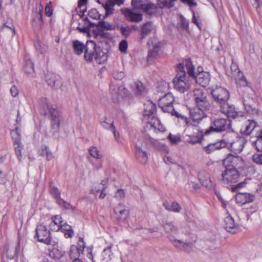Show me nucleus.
I'll use <instances>...</instances> for the list:
<instances>
[{"label": "nucleus", "mask_w": 262, "mask_h": 262, "mask_svg": "<svg viewBox=\"0 0 262 262\" xmlns=\"http://www.w3.org/2000/svg\"><path fill=\"white\" fill-rule=\"evenodd\" d=\"M101 125L105 129L112 130L114 134V138L116 140H118L119 135L115 129V127L113 124V122L108 120L106 117H104L100 120Z\"/></svg>", "instance_id": "nucleus-19"}, {"label": "nucleus", "mask_w": 262, "mask_h": 262, "mask_svg": "<svg viewBox=\"0 0 262 262\" xmlns=\"http://www.w3.org/2000/svg\"><path fill=\"white\" fill-rule=\"evenodd\" d=\"M60 230L64 233L66 238H71L74 235V231L72 227L67 224H59Z\"/></svg>", "instance_id": "nucleus-31"}, {"label": "nucleus", "mask_w": 262, "mask_h": 262, "mask_svg": "<svg viewBox=\"0 0 262 262\" xmlns=\"http://www.w3.org/2000/svg\"><path fill=\"white\" fill-rule=\"evenodd\" d=\"M174 101V99L172 94L167 93L159 99L158 105L163 112L171 114L174 110L172 105Z\"/></svg>", "instance_id": "nucleus-9"}, {"label": "nucleus", "mask_w": 262, "mask_h": 262, "mask_svg": "<svg viewBox=\"0 0 262 262\" xmlns=\"http://www.w3.org/2000/svg\"><path fill=\"white\" fill-rule=\"evenodd\" d=\"M146 3L142 0H132V5L135 9L143 11Z\"/></svg>", "instance_id": "nucleus-44"}, {"label": "nucleus", "mask_w": 262, "mask_h": 262, "mask_svg": "<svg viewBox=\"0 0 262 262\" xmlns=\"http://www.w3.org/2000/svg\"><path fill=\"white\" fill-rule=\"evenodd\" d=\"M64 253L65 252L64 251L55 247L49 251V256L57 259H59L63 256Z\"/></svg>", "instance_id": "nucleus-34"}, {"label": "nucleus", "mask_w": 262, "mask_h": 262, "mask_svg": "<svg viewBox=\"0 0 262 262\" xmlns=\"http://www.w3.org/2000/svg\"><path fill=\"white\" fill-rule=\"evenodd\" d=\"M45 13L48 16H51L52 15L53 9L51 6V3L47 4L45 8Z\"/></svg>", "instance_id": "nucleus-62"}, {"label": "nucleus", "mask_w": 262, "mask_h": 262, "mask_svg": "<svg viewBox=\"0 0 262 262\" xmlns=\"http://www.w3.org/2000/svg\"><path fill=\"white\" fill-rule=\"evenodd\" d=\"M89 16L93 18V19H97L99 17L100 15L96 9H92L88 13Z\"/></svg>", "instance_id": "nucleus-60"}, {"label": "nucleus", "mask_w": 262, "mask_h": 262, "mask_svg": "<svg viewBox=\"0 0 262 262\" xmlns=\"http://www.w3.org/2000/svg\"><path fill=\"white\" fill-rule=\"evenodd\" d=\"M169 142L172 145H176L181 141L180 135H173L169 133L167 137Z\"/></svg>", "instance_id": "nucleus-41"}, {"label": "nucleus", "mask_w": 262, "mask_h": 262, "mask_svg": "<svg viewBox=\"0 0 262 262\" xmlns=\"http://www.w3.org/2000/svg\"><path fill=\"white\" fill-rule=\"evenodd\" d=\"M243 102L245 110L248 113L252 115L257 114L258 111L253 105L254 101L253 99L250 98H246L244 97H243Z\"/></svg>", "instance_id": "nucleus-23"}, {"label": "nucleus", "mask_w": 262, "mask_h": 262, "mask_svg": "<svg viewBox=\"0 0 262 262\" xmlns=\"http://www.w3.org/2000/svg\"><path fill=\"white\" fill-rule=\"evenodd\" d=\"M223 164L225 167V170L222 172L223 183L228 184L237 182L241 179L238 168L243 164V159L238 156L229 154L223 160Z\"/></svg>", "instance_id": "nucleus-2"}, {"label": "nucleus", "mask_w": 262, "mask_h": 262, "mask_svg": "<svg viewBox=\"0 0 262 262\" xmlns=\"http://www.w3.org/2000/svg\"><path fill=\"white\" fill-rule=\"evenodd\" d=\"M182 209L181 206L176 202H173L170 205V211L180 212Z\"/></svg>", "instance_id": "nucleus-54"}, {"label": "nucleus", "mask_w": 262, "mask_h": 262, "mask_svg": "<svg viewBox=\"0 0 262 262\" xmlns=\"http://www.w3.org/2000/svg\"><path fill=\"white\" fill-rule=\"evenodd\" d=\"M21 121V117L20 116L19 111H18L17 118L16 119L17 125L16 126L15 129L12 130L11 132L14 147H20L21 145V129L20 128Z\"/></svg>", "instance_id": "nucleus-11"}, {"label": "nucleus", "mask_w": 262, "mask_h": 262, "mask_svg": "<svg viewBox=\"0 0 262 262\" xmlns=\"http://www.w3.org/2000/svg\"><path fill=\"white\" fill-rule=\"evenodd\" d=\"M123 14L126 19L130 22L139 23L142 21L143 19L141 14L135 13L129 9H125L123 12Z\"/></svg>", "instance_id": "nucleus-18"}, {"label": "nucleus", "mask_w": 262, "mask_h": 262, "mask_svg": "<svg viewBox=\"0 0 262 262\" xmlns=\"http://www.w3.org/2000/svg\"><path fill=\"white\" fill-rule=\"evenodd\" d=\"M133 87L137 95H142L145 91V88L142 82L140 81L134 83Z\"/></svg>", "instance_id": "nucleus-39"}, {"label": "nucleus", "mask_w": 262, "mask_h": 262, "mask_svg": "<svg viewBox=\"0 0 262 262\" xmlns=\"http://www.w3.org/2000/svg\"><path fill=\"white\" fill-rule=\"evenodd\" d=\"M154 29V26L151 22L148 21L144 24L141 28V38H144Z\"/></svg>", "instance_id": "nucleus-28"}, {"label": "nucleus", "mask_w": 262, "mask_h": 262, "mask_svg": "<svg viewBox=\"0 0 262 262\" xmlns=\"http://www.w3.org/2000/svg\"><path fill=\"white\" fill-rule=\"evenodd\" d=\"M89 153L91 156L96 159H100L102 157V155L98 150L97 148H90Z\"/></svg>", "instance_id": "nucleus-51"}, {"label": "nucleus", "mask_w": 262, "mask_h": 262, "mask_svg": "<svg viewBox=\"0 0 262 262\" xmlns=\"http://www.w3.org/2000/svg\"><path fill=\"white\" fill-rule=\"evenodd\" d=\"M248 124L246 125L244 128H242L241 132L242 134L248 135L256 127L257 123L254 120H248Z\"/></svg>", "instance_id": "nucleus-32"}, {"label": "nucleus", "mask_w": 262, "mask_h": 262, "mask_svg": "<svg viewBox=\"0 0 262 262\" xmlns=\"http://www.w3.org/2000/svg\"><path fill=\"white\" fill-rule=\"evenodd\" d=\"M36 235L38 241L47 245L52 244V237L50 231L42 224L38 225L35 230Z\"/></svg>", "instance_id": "nucleus-10"}, {"label": "nucleus", "mask_w": 262, "mask_h": 262, "mask_svg": "<svg viewBox=\"0 0 262 262\" xmlns=\"http://www.w3.org/2000/svg\"><path fill=\"white\" fill-rule=\"evenodd\" d=\"M103 259L106 261L111 260V256L113 255L111 250V246H108L105 248L102 253Z\"/></svg>", "instance_id": "nucleus-46"}, {"label": "nucleus", "mask_w": 262, "mask_h": 262, "mask_svg": "<svg viewBox=\"0 0 262 262\" xmlns=\"http://www.w3.org/2000/svg\"><path fill=\"white\" fill-rule=\"evenodd\" d=\"M35 17L33 19V21H38L39 26L41 27V25H42V13L41 11H39L38 12L36 13Z\"/></svg>", "instance_id": "nucleus-59"}, {"label": "nucleus", "mask_w": 262, "mask_h": 262, "mask_svg": "<svg viewBox=\"0 0 262 262\" xmlns=\"http://www.w3.org/2000/svg\"><path fill=\"white\" fill-rule=\"evenodd\" d=\"M236 84L241 86H245L247 85V81L242 72H239L237 76L234 77Z\"/></svg>", "instance_id": "nucleus-38"}, {"label": "nucleus", "mask_w": 262, "mask_h": 262, "mask_svg": "<svg viewBox=\"0 0 262 262\" xmlns=\"http://www.w3.org/2000/svg\"><path fill=\"white\" fill-rule=\"evenodd\" d=\"M211 94L214 101L219 105L222 113L233 119L242 116L240 112L235 111L234 105L228 103L230 95L227 89L216 86L212 89Z\"/></svg>", "instance_id": "nucleus-3"}, {"label": "nucleus", "mask_w": 262, "mask_h": 262, "mask_svg": "<svg viewBox=\"0 0 262 262\" xmlns=\"http://www.w3.org/2000/svg\"><path fill=\"white\" fill-rule=\"evenodd\" d=\"M157 9L158 7L156 5L151 3H146L145 7L143 11L146 15L150 17L157 13Z\"/></svg>", "instance_id": "nucleus-29"}, {"label": "nucleus", "mask_w": 262, "mask_h": 262, "mask_svg": "<svg viewBox=\"0 0 262 262\" xmlns=\"http://www.w3.org/2000/svg\"><path fill=\"white\" fill-rule=\"evenodd\" d=\"M103 30V29H98V33L96 35L97 39L101 38L106 39L110 38V34L108 33L104 32Z\"/></svg>", "instance_id": "nucleus-52"}, {"label": "nucleus", "mask_w": 262, "mask_h": 262, "mask_svg": "<svg viewBox=\"0 0 262 262\" xmlns=\"http://www.w3.org/2000/svg\"><path fill=\"white\" fill-rule=\"evenodd\" d=\"M195 79L196 82L203 87H205L210 81V75L207 72H200L197 75L192 76Z\"/></svg>", "instance_id": "nucleus-20"}, {"label": "nucleus", "mask_w": 262, "mask_h": 262, "mask_svg": "<svg viewBox=\"0 0 262 262\" xmlns=\"http://www.w3.org/2000/svg\"><path fill=\"white\" fill-rule=\"evenodd\" d=\"M179 24L181 28L184 30H187L188 29L189 23L187 20H186L185 17L181 15L180 16V21Z\"/></svg>", "instance_id": "nucleus-50"}, {"label": "nucleus", "mask_w": 262, "mask_h": 262, "mask_svg": "<svg viewBox=\"0 0 262 262\" xmlns=\"http://www.w3.org/2000/svg\"><path fill=\"white\" fill-rule=\"evenodd\" d=\"M45 80L49 86L55 89H58L61 85L59 76L53 73L47 74L45 76Z\"/></svg>", "instance_id": "nucleus-13"}, {"label": "nucleus", "mask_w": 262, "mask_h": 262, "mask_svg": "<svg viewBox=\"0 0 262 262\" xmlns=\"http://www.w3.org/2000/svg\"><path fill=\"white\" fill-rule=\"evenodd\" d=\"M240 173V178L244 176H248L251 174H253L255 172L254 167L251 166H248L246 165L243 160V164L239 168H238Z\"/></svg>", "instance_id": "nucleus-26"}, {"label": "nucleus", "mask_w": 262, "mask_h": 262, "mask_svg": "<svg viewBox=\"0 0 262 262\" xmlns=\"http://www.w3.org/2000/svg\"><path fill=\"white\" fill-rule=\"evenodd\" d=\"M61 217L59 215H55L54 217V219L51 221V226H57L59 224H61L62 221L61 220Z\"/></svg>", "instance_id": "nucleus-57"}, {"label": "nucleus", "mask_w": 262, "mask_h": 262, "mask_svg": "<svg viewBox=\"0 0 262 262\" xmlns=\"http://www.w3.org/2000/svg\"><path fill=\"white\" fill-rule=\"evenodd\" d=\"M38 152L41 156L45 157L46 156V159L48 161L53 157L52 152L50 151V148H40Z\"/></svg>", "instance_id": "nucleus-42"}, {"label": "nucleus", "mask_w": 262, "mask_h": 262, "mask_svg": "<svg viewBox=\"0 0 262 262\" xmlns=\"http://www.w3.org/2000/svg\"><path fill=\"white\" fill-rule=\"evenodd\" d=\"M18 252L17 247L12 248L7 250L6 254L7 257L10 259H13Z\"/></svg>", "instance_id": "nucleus-49"}, {"label": "nucleus", "mask_w": 262, "mask_h": 262, "mask_svg": "<svg viewBox=\"0 0 262 262\" xmlns=\"http://www.w3.org/2000/svg\"><path fill=\"white\" fill-rule=\"evenodd\" d=\"M120 31L122 35L126 37L131 33L132 29L129 27H121Z\"/></svg>", "instance_id": "nucleus-55"}, {"label": "nucleus", "mask_w": 262, "mask_h": 262, "mask_svg": "<svg viewBox=\"0 0 262 262\" xmlns=\"http://www.w3.org/2000/svg\"><path fill=\"white\" fill-rule=\"evenodd\" d=\"M106 187V186H103L100 188L99 185H98V187L96 186L91 189V193L97 195L99 192H100L99 198L101 199H103L106 195V193L104 192Z\"/></svg>", "instance_id": "nucleus-36"}, {"label": "nucleus", "mask_w": 262, "mask_h": 262, "mask_svg": "<svg viewBox=\"0 0 262 262\" xmlns=\"http://www.w3.org/2000/svg\"><path fill=\"white\" fill-rule=\"evenodd\" d=\"M187 138L188 139H187L185 141L189 143H191L192 145H194L195 143L200 142V140L199 139H197L195 137L188 136Z\"/></svg>", "instance_id": "nucleus-64"}, {"label": "nucleus", "mask_w": 262, "mask_h": 262, "mask_svg": "<svg viewBox=\"0 0 262 262\" xmlns=\"http://www.w3.org/2000/svg\"><path fill=\"white\" fill-rule=\"evenodd\" d=\"M254 199V195L249 193L239 192L236 193L235 196L236 202L241 204L252 202Z\"/></svg>", "instance_id": "nucleus-16"}, {"label": "nucleus", "mask_w": 262, "mask_h": 262, "mask_svg": "<svg viewBox=\"0 0 262 262\" xmlns=\"http://www.w3.org/2000/svg\"><path fill=\"white\" fill-rule=\"evenodd\" d=\"M161 5V8L166 7L170 8L173 7L176 0H157Z\"/></svg>", "instance_id": "nucleus-47"}, {"label": "nucleus", "mask_w": 262, "mask_h": 262, "mask_svg": "<svg viewBox=\"0 0 262 262\" xmlns=\"http://www.w3.org/2000/svg\"><path fill=\"white\" fill-rule=\"evenodd\" d=\"M49 191L51 194L56 199V203L58 202V199H61L60 198V192L59 191L57 187L52 186L51 185L50 186Z\"/></svg>", "instance_id": "nucleus-43"}, {"label": "nucleus", "mask_w": 262, "mask_h": 262, "mask_svg": "<svg viewBox=\"0 0 262 262\" xmlns=\"http://www.w3.org/2000/svg\"><path fill=\"white\" fill-rule=\"evenodd\" d=\"M231 70L233 77L237 76V75L239 74V72H242L239 70L237 65L236 63H233L231 65Z\"/></svg>", "instance_id": "nucleus-58"}, {"label": "nucleus", "mask_w": 262, "mask_h": 262, "mask_svg": "<svg viewBox=\"0 0 262 262\" xmlns=\"http://www.w3.org/2000/svg\"><path fill=\"white\" fill-rule=\"evenodd\" d=\"M156 107L154 103H152L150 100H148L145 104L144 107V117H147L148 120L154 116V114L156 112Z\"/></svg>", "instance_id": "nucleus-22"}, {"label": "nucleus", "mask_w": 262, "mask_h": 262, "mask_svg": "<svg viewBox=\"0 0 262 262\" xmlns=\"http://www.w3.org/2000/svg\"><path fill=\"white\" fill-rule=\"evenodd\" d=\"M96 26L98 29H101L106 30H114L116 29V26L111 25L107 21H100L98 23Z\"/></svg>", "instance_id": "nucleus-33"}, {"label": "nucleus", "mask_w": 262, "mask_h": 262, "mask_svg": "<svg viewBox=\"0 0 262 262\" xmlns=\"http://www.w3.org/2000/svg\"><path fill=\"white\" fill-rule=\"evenodd\" d=\"M148 123L155 129H157L160 132H162L165 130L164 127L161 124L159 119L155 116H152L150 120H148Z\"/></svg>", "instance_id": "nucleus-30"}, {"label": "nucleus", "mask_w": 262, "mask_h": 262, "mask_svg": "<svg viewBox=\"0 0 262 262\" xmlns=\"http://www.w3.org/2000/svg\"><path fill=\"white\" fill-rule=\"evenodd\" d=\"M205 111H200L198 108L190 111V116L192 120L194 122H199L205 117Z\"/></svg>", "instance_id": "nucleus-27"}, {"label": "nucleus", "mask_w": 262, "mask_h": 262, "mask_svg": "<svg viewBox=\"0 0 262 262\" xmlns=\"http://www.w3.org/2000/svg\"><path fill=\"white\" fill-rule=\"evenodd\" d=\"M252 159L255 163L262 165V154H254L252 156Z\"/></svg>", "instance_id": "nucleus-61"}, {"label": "nucleus", "mask_w": 262, "mask_h": 262, "mask_svg": "<svg viewBox=\"0 0 262 262\" xmlns=\"http://www.w3.org/2000/svg\"><path fill=\"white\" fill-rule=\"evenodd\" d=\"M246 184H247L246 179H245L244 181H243L241 183H239L236 185L232 186L231 187V191L232 192H236L238 189H240V188L244 187L245 186V185H246Z\"/></svg>", "instance_id": "nucleus-56"}, {"label": "nucleus", "mask_w": 262, "mask_h": 262, "mask_svg": "<svg viewBox=\"0 0 262 262\" xmlns=\"http://www.w3.org/2000/svg\"><path fill=\"white\" fill-rule=\"evenodd\" d=\"M169 241L174 244L176 247L179 248L188 252L192 250L191 243H184L181 240L177 239L171 235L169 236Z\"/></svg>", "instance_id": "nucleus-21"}, {"label": "nucleus", "mask_w": 262, "mask_h": 262, "mask_svg": "<svg viewBox=\"0 0 262 262\" xmlns=\"http://www.w3.org/2000/svg\"><path fill=\"white\" fill-rule=\"evenodd\" d=\"M193 99L195 107L200 111H208L211 110V104L203 90L195 89L193 91Z\"/></svg>", "instance_id": "nucleus-6"}, {"label": "nucleus", "mask_w": 262, "mask_h": 262, "mask_svg": "<svg viewBox=\"0 0 262 262\" xmlns=\"http://www.w3.org/2000/svg\"><path fill=\"white\" fill-rule=\"evenodd\" d=\"M114 212L115 215V218L118 221H123L129 215L128 210L121 204H119L114 208Z\"/></svg>", "instance_id": "nucleus-12"}, {"label": "nucleus", "mask_w": 262, "mask_h": 262, "mask_svg": "<svg viewBox=\"0 0 262 262\" xmlns=\"http://www.w3.org/2000/svg\"><path fill=\"white\" fill-rule=\"evenodd\" d=\"M163 228L167 233L177 234L178 233L177 227L174 226L171 222H166L163 224Z\"/></svg>", "instance_id": "nucleus-37"}, {"label": "nucleus", "mask_w": 262, "mask_h": 262, "mask_svg": "<svg viewBox=\"0 0 262 262\" xmlns=\"http://www.w3.org/2000/svg\"><path fill=\"white\" fill-rule=\"evenodd\" d=\"M102 5L105 10V17L108 16L113 13V7L114 5L112 3H110V0H107L105 4H102Z\"/></svg>", "instance_id": "nucleus-40"}, {"label": "nucleus", "mask_w": 262, "mask_h": 262, "mask_svg": "<svg viewBox=\"0 0 262 262\" xmlns=\"http://www.w3.org/2000/svg\"><path fill=\"white\" fill-rule=\"evenodd\" d=\"M73 49L74 53L78 55L81 54L84 51V57L86 61L91 62L95 60L98 64L104 62L107 58L106 53H104L102 49L96 45L93 40L87 41L85 45L78 40L73 42Z\"/></svg>", "instance_id": "nucleus-1"}, {"label": "nucleus", "mask_w": 262, "mask_h": 262, "mask_svg": "<svg viewBox=\"0 0 262 262\" xmlns=\"http://www.w3.org/2000/svg\"><path fill=\"white\" fill-rule=\"evenodd\" d=\"M198 177L202 185L205 187H208L210 186L211 183L210 175L206 171H200L198 174Z\"/></svg>", "instance_id": "nucleus-25"}, {"label": "nucleus", "mask_w": 262, "mask_h": 262, "mask_svg": "<svg viewBox=\"0 0 262 262\" xmlns=\"http://www.w3.org/2000/svg\"><path fill=\"white\" fill-rule=\"evenodd\" d=\"M128 91L123 86L116 84L110 85V94L113 101L115 103H119L122 101L123 98L127 95Z\"/></svg>", "instance_id": "nucleus-8"}, {"label": "nucleus", "mask_w": 262, "mask_h": 262, "mask_svg": "<svg viewBox=\"0 0 262 262\" xmlns=\"http://www.w3.org/2000/svg\"><path fill=\"white\" fill-rule=\"evenodd\" d=\"M224 228L227 232L235 233L239 230V227L234 223L233 219L231 216H227L224 220Z\"/></svg>", "instance_id": "nucleus-17"}, {"label": "nucleus", "mask_w": 262, "mask_h": 262, "mask_svg": "<svg viewBox=\"0 0 262 262\" xmlns=\"http://www.w3.org/2000/svg\"><path fill=\"white\" fill-rule=\"evenodd\" d=\"M112 75L114 78L117 80H121L125 76L123 71H119L116 70L113 71Z\"/></svg>", "instance_id": "nucleus-53"}, {"label": "nucleus", "mask_w": 262, "mask_h": 262, "mask_svg": "<svg viewBox=\"0 0 262 262\" xmlns=\"http://www.w3.org/2000/svg\"><path fill=\"white\" fill-rule=\"evenodd\" d=\"M135 156L138 161L141 164H145L148 160L147 152L143 148H136Z\"/></svg>", "instance_id": "nucleus-24"}, {"label": "nucleus", "mask_w": 262, "mask_h": 262, "mask_svg": "<svg viewBox=\"0 0 262 262\" xmlns=\"http://www.w3.org/2000/svg\"><path fill=\"white\" fill-rule=\"evenodd\" d=\"M34 46L36 49L41 54L46 53L48 50V46L45 45H42L38 41L34 42Z\"/></svg>", "instance_id": "nucleus-48"}, {"label": "nucleus", "mask_w": 262, "mask_h": 262, "mask_svg": "<svg viewBox=\"0 0 262 262\" xmlns=\"http://www.w3.org/2000/svg\"><path fill=\"white\" fill-rule=\"evenodd\" d=\"M177 74L173 79L174 88L181 93L187 91L189 86V82L186 76L185 69L190 76H194V67L190 59H185L177 67Z\"/></svg>", "instance_id": "nucleus-4"}, {"label": "nucleus", "mask_w": 262, "mask_h": 262, "mask_svg": "<svg viewBox=\"0 0 262 262\" xmlns=\"http://www.w3.org/2000/svg\"><path fill=\"white\" fill-rule=\"evenodd\" d=\"M24 70L25 72L30 77L35 76L34 64L32 62L30 56L26 54L24 56Z\"/></svg>", "instance_id": "nucleus-15"}, {"label": "nucleus", "mask_w": 262, "mask_h": 262, "mask_svg": "<svg viewBox=\"0 0 262 262\" xmlns=\"http://www.w3.org/2000/svg\"><path fill=\"white\" fill-rule=\"evenodd\" d=\"M40 103L42 108L40 111L42 115H50L51 120V130L53 134L58 132L62 115L61 112L56 107H53L47 98L42 97L40 99Z\"/></svg>", "instance_id": "nucleus-5"}, {"label": "nucleus", "mask_w": 262, "mask_h": 262, "mask_svg": "<svg viewBox=\"0 0 262 262\" xmlns=\"http://www.w3.org/2000/svg\"><path fill=\"white\" fill-rule=\"evenodd\" d=\"M160 51V46L159 44L156 43L153 46L152 49H150L148 54L147 60L149 61L158 56Z\"/></svg>", "instance_id": "nucleus-35"}, {"label": "nucleus", "mask_w": 262, "mask_h": 262, "mask_svg": "<svg viewBox=\"0 0 262 262\" xmlns=\"http://www.w3.org/2000/svg\"><path fill=\"white\" fill-rule=\"evenodd\" d=\"M61 207L66 210H71L72 211L75 210V207L73 206L70 203L66 202L63 199H58L57 203Z\"/></svg>", "instance_id": "nucleus-45"}, {"label": "nucleus", "mask_w": 262, "mask_h": 262, "mask_svg": "<svg viewBox=\"0 0 262 262\" xmlns=\"http://www.w3.org/2000/svg\"><path fill=\"white\" fill-rule=\"evenodd\" d=\"M85 247V245L84 244L82 245L79 244L78 246L72 245L71 246L69 254L72 262L81 260L79 259V257L81 254H83Z\"/></svg>", "instance_id": "nucleus-14"}, {"label": "nucleus", "mask_w": 262, "mask_h": 262, "mask_svg": "<svg viewBox=\"0 0 262 262\" xmlns=\"http://www.w3.org/2000/svg\"><path fill=\"white\" fill-rule=\"evenodd\" d=\"M119 48L121 52H125L127 48V41L125 40H122L119 44Z\"/></svg>", "instance_id": "nucleus-63"}, {"label": "nucleus", "mask_w": 262, "mask_h": 262, "mask_svg": "<svg viewBox=\"0 0 262 262\" xmlns=\"http://www.w3.org/2000/svg\"><path fill=\"white\" fill-rule=\"evenodd\" d=\"M231 127V121L228 119L218 118L215 119L211 125L204 131H202V134L208 135L212 133H221L229 129Z\"/></svg>", "instance_id": "nucleus-7"}]
</instances>
